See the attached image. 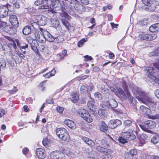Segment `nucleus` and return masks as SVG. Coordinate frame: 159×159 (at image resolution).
Instances as JSON below:
<instances>
[{"mask_svg": "<svg viewBox=\"0 0 159 159\" xmlns=\"http://www.w3.org/2000/svg\"><path fill=\"white\" fill-rule=\"evenodd\" d=\"M15 53V56H13V58L16 62L20 63L22 62V59L25 57V56L19 50L18 48L14 49Z\"/></svg>", "mask_w": 159, "mask_h": 159, "instance_id": "obj_12", "label": "nucleus"}, {"mask_svg": "<svg viewBox=\"0 0 159 159\" xmlns=\"http://www.w3.org/2000/svg\"><path fill=\"white\" fill-rule=\"evenodd\" d=\"M18 91V89L16 86H14L12 89L9 90L8 92L11 94H14Z\"/></svg>", "mask_w": 159, "mask_h": 159, "instance_id": "obj_50", "label": "nucleus"}, {"mask_svg": "<svg viewBox=\"0 0 159 159\" xmlns=\"http://www.w3.org/2000/svg\"><path fill=\"white\" fill-rule=\"evenodd\" d=\"M107 102H108V104L109 108H110L112 109L116 108L117 106V103L114 99H111L108 101H107Z\"/></svg>", "mask_w": 159, "mask_h": 159, "instance_id": "obj_22", "label": "nucleus"}, {"mask_svg": "<svg viewBox=\"0 0 159 159\" xmlns=\"http://www.w3.org/2000/svg\"><path fill=\"white\" fill-rule=\"evenodd\" d=\"M151 6L150 7H151V8H156L157 6L159 5L158 2L156 1L155 0H153L151 1Z\"/></svg>", "mask_w": 159, "mask_h": 159, "instance_id": "obj_43", "label": "nucleus"}, {"mask_svg": "<svg viewBox=\"0 0 159 159\" xmlns=\"http://www.w3.org/2000/svg\"><path fill=\"white\" fill-rule=\"evenodd\" d=\"M156 24H154L151 25L149 28V30L152 32H154L157 31Z\"/></svg>", "mask_w": 159, "mask_h": 159, "instance_id": "obj_47", "label": "nucleus"}, {"mask_svg": "<svg viewBox=\"0 0 159 159\" xmlns=\"http://www.w3.org/2000/svg\"><path fill=\"white\" fill-rule=\"evenodd\" d=\"M108 103L107 101L104 102L101 105L102 108L101 109L106 111L109 108Z\"/></svg>", "mask_w": 159, "mask_h": 159, "instance_id": "obj_37", "label": "nucleus"}, {"mask_svg": "<svg viewBox=\"0 0 159 159\" xmlns=\"http://www.w3.org/2000/svg\"><path fill=\"white\" fill-rule=\"evenodd\" d=\"M156 124L154 121L152 120H148L144 122V125H140V128L144 131H147L148 129H153L156 126Z\"/></svg>", "mask_w": 159, "mask_h": 159, "instance_id": "obj_7", "label": "nucleus"}, {"mask_svg": "<svg viewBox=\"0 0 159 159\" xmlns=\"http://www.w3.org/2000/svg\"><path fill=\"white\" fill-rule=\"evenodd\" d=\"M9 20L12 26L18 28L19 23L17 16L15 15H11L9 18Z\"/></svg>", "mask_w": 159, "mask_h": 159, "instance_id": "obj_15", "label": "nucleus"}, {"mask_svg": "<svg viewBox=\"0 0 159 159\" xmlns=\"http://www.w3.org/2000/svg\"><path fill=\"white\" fill-rule=\"evenodd\" d=\"M45 39L49 42H53L54 41V37L47 30L45 31L44 34Z\"/></svg>", "mask_w": 159, "mask_h": 159, "instance_id": "obj_24", "label": "nucleus"}, {"mask_svg": "<svg viewBox=\"0 0 159 159\" xmlns=\"http://www.w3.org/2000/svg\"><path fill=\"white\" fill-rule=\"evenodd\" d=\"M39 24L41 25H45L47 23V20L45 17L42 16L39 21Z\"/></svg>", "mask_w": 159, "mask_h": 159, "instance_id": "obj_36", "label": "nucleus"}, {"mask_svg": "<svg viewBox=\"0 0 159 159\" xmlns=\"http://www.w3.org/2000/svg\"><path fill=\"white\" fill-rule=\"evenodd\" d=\"M52 8L51 5L50 4H48V2H46L45 5H42L39 6L38 7L39 10L42 9H47L49 8V7Z\"/></svg>", "mask_w": 159, "mask_h": 159, "instance_id": "obj_34", "label": "nucleus"}, {"mask_svg": "<svg viewBox=\"0 0 159 159\" xmlns=\"http://www.w3.org/2000/svg\"><path fill=\"white\" fill-rule=\"evenodd\" d=\"M94 96L95 98H97L99 100H102V95L99 92H96L94 94Z\"/></svg>", "mask_w": 159, "mask_h": 159, "instance_id": "obj_45", "label": "nucleus"}, {"mask_svg": "<svg viewBox=\"0 0 159 159\" xmlns=\"http://www.w3.org/2000/svg\"><path fill=\"white\" fill-rule=\"evenodd\" d=\"M40 31H36L34 33V36L35 39L39 43H44L46 42L45 39L44 34L45 29L40 28Z\"/></svg>", "mask_w": 159, "mask_h": 159, "instance_id": "obj_5", "label": "nucleus"}, {"mask_svg": "<svg viewBox=\"0 0 159 159\" xmlns=\"http://www.w3.org/2000/svg\"><path fill=\"white\" fill-rule=\"evenodd\" d=\"M82 139L84 142L90 147H92L94 146L95 145L94 142L89 138L84 136L82 138Z\"/></svg>", "mask_w": 159, "mask_h": 159, "instance_id": "obj_20", "label": "nucleus"}, {"mask_svg": "<svg viewBox=\"0 0 159 159\" xmlns=\"http://www.w3.org/2000/svg\"><path fill=\"white\" fill-rule=\"evenodd\" d=\"M29 151V149L27 147H25L23 149L22 152L24 155H26L28 153Z\"/></svg>", "mask_w": 159, "mask_h": 159, "instance_id": "obj_56", "label": "nucleus"}, {"mask_svg": "<svg viewBox=\"0 0 159 159\" xmlns=\"http://www.w3.org/2000/svg\"><path fill=\"white\" fill-rule=\"evenodd\" d=\"M51 159H65L64 154L60 151L56 150L52 152L50 154Z\"/></svg>", "mask_w": 159, "mask_h": 159, "instance_id": "obj_9", "label": "nucleus"}, {"mask_svg": "<svg viewBox=\"0 0 159 159\" xmlns=\"http://www.w3.org/2000/svg\"><path fill=\"white\" fill-rule=\"evenodd\" d=\"M153 66L157 68V70L159 71V60H157V61L153 63Z\"/></svg>", "mask_w": 159, "mask_h": 159, "instance_id": "obj_59", "label": "nucleus"}, {"mask_svg": "<svg viewBox=\"0 0 159 159\" xmlns=\"http://www.w3.org/2000/svg\"><path fill=\"white\" fill-rule=\"evenodd\" d=\"M56 109L57 111L60 113H62L64 110V109L62 107L57 106V107Z\"/></svg>", "mask_w": 159, "mask_h": 159, "instance_id": "obj_62", "label": "nucleus"}, {"mask_svg": "<svg viewBox=\"0 0 159 159\" xmlns=\"http://www.w3.org/2000/svg\"><path fill=\"white\" fill-rule=\"evenodd\" d=\"M43 145L46 148L49 147V144H50L49 140L47 138H45L42 141Z\"/></svg>", "mask_w": 159, "mask_h": 159, "instance_id": "obj_40", "label": "nucleus"}, {"mask_svg": "<svg viewBox=\"0 0 159 159\" xmlns=\"http://www.w3.org/2000/svg\"><path fill=\"white\" fill-rule=\"evenodd\" d=\"M148 117L150 119L153 120L159 119V115L158 114L155 115L148 114Z\"/></svg>", "mask_w": 159, "mask_h": 159, "instance_id": "obj_46", "label": "nucleus"}, {"mask_svg": "<svg viewBox=\"0 0 159 159\" xmlns=\"http://www.w3.org/2000/svg\"><path fill=\"white\" fill-rule=\"evenodd\" d=\"M17 28L16 27L11 26L10 25H8L7 23L6 27L4 28V32L10 34L14 35L16 34Z\"/></svg>", "mask_w": 159, "mask_h": 159, "instance_id": "obj_13", "label": "nucleus"}, {"mask_svg": "<svg viewBox=\"0 0 159 159\" xmlns=\"http://www.w3.org/2000/svg\"><path fill=\"white\" fill-rule=\"evenodd\" d=\"M129 152L132 155V156L134 157L135 155H137V151L136 149H131L129 151Z\"/></svg>", "mask_w": 159, "mask_h": 159, "instance_id": "obj_55", "label": "nucleus"}, {"mask_svg": "<svg viewBox=\"0 0 159 159\" xmlns=\"http://www.w3.org/2000/svg\"><path fill=\"white\" fill-rule=\"evenodd\" d=\"M5 54L9 53L11 56H15V55L14 49L12 46H9V44H4L2 46Z\"/></svg>", "mask_w": 159, "mask_h": 159, "instance_id": "obj_11", "label": "nucleus"}, {"mask_svg": "<svg viewBox=\"0 0 159 159\" xmlns=\"http://www.w3.org/2000/svg\"><path fill=\"white\" fill-rule=\"evenodd\" d=\"M157 35L154 34H148L145 32H142L139 35V38L142 40H152L155 39Z\"/></svg>", "mask_w": 159, "mask_h": 159, "instance_id": "obj_8", "label": "nucleus"}, {"mask_svg": "<svg viewBox=\"0 0 159 159\" xmlns=\"http://www.w3.org/2000/svg\"><path fill=\"white\" fill-rule=\"evenodd\" d=\"M56 132L58 137L62 141L65 142H69L70 140L69 132L65 128H57L56 130Z\"/></svg>", "mask_w": 159, "mask_h": 159, "instance_id": "obj_2", "label": "nucleus"}, {"mask_svg": "<svg viewBox=\"0 0 159 159\" xmlns=\"http://www.w3.org/2000/svg\"><path fill=\"white\" fill-rule=\"evenodd\" d=\"M119 142L122 144H125L128 142V140L124 138L123 136L120 137L118 139Z\"/></svg>", "mask_w": 159, "mask_h": 159, "instance_id": "obj_42", "label": "nucleus"}, {"mask_svg": "<svg viewBox=\"0 0 159 159\" xmlns=\"http://www.w3.org/2000/svg\"><path fill=\"white\" fill-rule=\"evenodd\" d=\"M51 23L52 26L55 28H57L60 24L58 20L53 19H51Z\"/></svg>", "mask_w": 159, "mask_h": 159, "instance_id": "obj_29", "label": "nucleus"}, {"mask_svg": "<svg viewBox=\"0 0 159 159\" xmlns=\"http://www.w3.org/2000/svg\"><path fill=\"white\" fill-rule=\"evenodd\" d=\"M134 130L128 129L127 131L122 132V136L128 141L132 140L136 138L135 135L134 133Z\"/></svg>", "mask_w": 159, "mask_h": 159, "instance_id": "obj_10", "label": "nucleus"}, {"mask_svg": "<svg viewBox=\"0 0 159 159\" xmlns=\"http://www.w3.org/2000/svg\"><path fill=\"white\" fill-rule=\"evenodd\" d=\"M117 93L119 95V96L121 97L124 99H126L127 98V97L124 91V90L121 88H118L117 89Z\"/></svg>", "mask_w": 159, "mask_h": 159, "instance_id": "obj_26", "label": "nucleus"}, {"mask_svg": "<svg viewBox=\"0 0 159 159\" xmlns=\"http://www.w3.org/2000/svg\"><path fill=\"white\" fill-rule=\"evenodd\" d=\"M7 23L5 21H0V30L2 29L3 31H4V28L6 27Z\"/></svg>", "mask_w": 159, "mask_h": 159, "instance_id": "obj_44", "label": "nucleus"}, {"mask_svg": "<svg viewBox=\"0 0 159 159\" xmlns=\"http://www.w3.org/2000/svg\"><path fill=\"white\" fill-rule=\"evenodd\" d=\"M12 5L13 7L17 9L20 8L19 3L18 2H14V1Z\"/></svg>", "mask_w": 159, "mask_h": 159, "instance_id": "obj_53", "label": "nucleus"}, {"mask_svg": "<svg viewBox=\"0 0 159 159\" xmlns=\"http://www.w3.org/2000/svg\"><path fill=\"white\" fill-rule=\"evenodd\" d=\"M74 7L76 10L78 11L82 10L83 8V6L80 3L75 4Z\"/></svg>", "mask_w": 159, "mask_h": 159, "instance_id": "obj_39", "label": "nucleus"}, {"mask_svg": "<svg viewBox=\"0 0 159 159\" xmlns=\"http://www.w3.org/2000/svg\"><path fill=\"white\" fill-rule=\"evenodd\" d=\"M106 111L105 110H102L100 108L98 110V114L101 116H103L105 114Z\"/></svg>", "mask_w": 159, "mask_h": 159, "instance_id": "obj_54", "label": "nucleus"}, {"mask_svg": "<svg viewBox=\"0 0 159 159\" xmlns=\"http://www.w3.org/2000/svg\"><path fill=\"white\" fill-rule=\"evenodd\" d=\"M56 73V72L55 69L54 68H53L51 71L45 74H43V76L45 78L49 79L51 77L54 76Z\"/></svg>", "mask_w": 159, "mask_h": 159, "instance_id": "obj_25", "label": "nucleus"}, {"mask_svg": "<svg viewBox=\"0 0 159 159\" xmlns=\"http://www.w3.org/2000/svg\"><path fill=\"white\" fill-rule=\"evenodd\" d=\"M100 130L104 132H106L108 129V127L103 121L101 122Z\"/></svg>", "mask_w": 159, "mask_h": 159, "instance_id": "obj_27", "label": "nucleus"}, {"mask_svg": "<svg viewBox=\"0 0 159 159\" xmlns=\"http://www.w3.org/2000/svg\"><path fill=\"white\" fill-rule=\"evenodd\" d=\"M141 101L145 104H146L149 107L154 104V102L152 101V99L148 97H144L142 99Z\"/></svg>", "mask_w": 159, "mask_h": 159, "instance_id": "obj_18", "label": "nucleus"}, {"mask_svg": "<svg viewBox=\"0 0 159 159\" xmlns=\"http://www.w3.org/2000/svg\"><path fill=\"white\" fill-rule=\"evenodd\" d=\"M95 149L98 152L104 154L102 156V159H110L111 157V154L112 153L113 151L111 149L105 148L98 145L96 146Z\"/></svg>", "mask_w": 159, "mask_h": 159, "instance_id": "obj_3", "label": "nucleus"}, {"mask_svg": "<svg viewBox=\"0 0 159 159\" xmlns=\"http://www.w3.org/2000/svg\"><path fill=\"white\" fill-rule=\"evenodd\" d=\"M31 48L34 51V52L36 54L38 55L39 54V50L36 46H32Z\"/></svg>", "mask_w": 159, "mask_h": 159, "instance_id": "obj_58", "label": "nucleus"}, {"mask_svg": "<svg viewBox=\"0 0 159 159\" xmlns=\"http://www.w3.org/2000/svg\"><path fill=\"white\" fill-rule=\"evenodd\" d=\"M151 1H150L149 0H143V2L146 6L150 7Z\"/></svg>", "mask_w": 159, "mask_h": 159, "instance_id": "obj_64", "label": "nucleus"}, {"mask_svg": "<svg viewBox=\"0 0 159 159\" xmlns=\"http://www.w3.org/2000/svg\"><path fill=\"white\" fill-rule=\"evenodd\" d=\"M148 108L144 106L141 105L140 107V110L141 112H144L147 111Z\"/></svg>", "mask_w": 159, "mask_h": 159, "instance_id": "obj_61", "label": "nucleus"}, {"mask_svg": "<svg viewBox=\"0 0 159 159\" xmlns=\"http://www.w3.org/2000/svg\"><path fill=\"white\" fill-rule=\"evenodd\" d=\"M121 121L119 120H112L109 122V126L111 129H114L121 125Z\"/></svg>", "mask_w": 159, "mask_h": 159, "instance_id": "obj_14", "label": "nucleus"}, {"mask_svg": "<svg viewBox=\"0 0 159 159\" xmlns=\"http://www.w3.org/2000/svg\"><path fill=\"white\" fill-rule=\"evenodd\" d=\"M152 55L159 57V47L157 48L153 52Z\"/></svg>", "mask_w": 159, "mask_h": 159, "instance_id": "obj_57", "label": "nucleus"}, {"mask_svg": "<svg viewBox=\"0 0 159 159\" xmlns=\"http://www.w3.org/2000/svg\"><path fill=\"white\" fill-rule=\"evenodd\" d=\"M146 24L147 22L144 20H140L139 22V25L141 26L145 25Z\"/></svg>", "mask_w": 159, "mask_h": 159, "instance_id": "obj_63", "label": "nucleus"}, {"mask_svg": "<svg viewBox=\"0 0 159 159\" xmlns=\"http://www.w3.org/2000/svg\"><path fill=\"white\" fill-rule=\"evenodd\" d=\"M94 101L93 100H90L88 102L87 105L88 107L90 110L93 111L95 109L94 104Z\"/></svg>", "mask_w": 159, "mask_h": 159, "instance_id": "obj_32", "label": "nucleus"}, {"mask_svg": "<svg viewBox=\"0 0 159 159\" xmlns=\"http://www.w3.org/2000/svg\"><path fill=\"white\" fill-rule=\"evenodd\" d=\"M51 3L50 4L52 6V8L54 9L55 11H57L59 9H61L62 12L61 13V16L64 17L61 19V21L63 24L66 27L68 31H70L73 29V26L71 25L67 20L70 19V16L65 11L66 10L65 8H63L60 0H51Z\"/></svg>", "mask_w": 159, "mask_h": 159, "instance_id": "obj_1", "label": "nucleus"}, {"mask_svg": "<svg viewBox=\"0 0 159 159\" xmlns=\"http://www.w3.org/2000/svg\"><path fill=\"white\" fill-rule=\"evenodd\" d=\"M147 70L148 73V77L155 83H156L157 81H159L158 73H159L157 70H156L157 71L156 72L153 67L150 66L147 67Z\"/></svg>", "mask_w": 159, "mask_h": 159, "instance_id": "obj_4", "label": "nucleus"}, {"mask_svg": "<svg viewBox=\"0 0 159 159\" xmlns=\"http://www.w3.org/2000/svg\"><path fill=\"white\" fill-rule=\"evenodd\" d=\"M36 154L37 157L40 159H43L46 157V153L45 150L41 148L36 149Z\"/></svg>", "mask_w": 159, "mask_h": 159, "instance_id": "obj_16", "label": "nucleus"}, {"mask_svg": "<svg viewBox=\"0 0 159 159\" xmlns=\"http://www.w3.org/2000/svg\"><path fill=\"white\" fill-rule=\"evenodd\" d=\"M15 43H16L17 46L20 49H25V48H27L28 47V44H25V46H21V41H19L18 39H15Z\"/></svg>", "mask_w": 159, "mask_h": 159, "instance_id": "obj_28", "label": "nucleus"}, {"mask_svg": "<svg viewBox=\"0 0 159 159\" xmlns=\"http://www.w3.org/2000/svg\"><path fill=\"white\" fill-rule=\"evenodd\" d=\"M84 58V61L86 62L89 61H91L93 60V58L91 56H89L88 55H86L83 57Z\"/></svg>", "mask_w": 159, "mask_h": 159, "instance_id": "obj_49", "label": "nucleus"}, {"mask_svg": "<svg viewBox=\"0 0 159 159\" xmlns=\"http://www.w3.org/2000/svg\"><path fill=\"white\" fill-rule=\"evenodd\" d=\"M62 55L59 53L58 54V55L60 57L61 59H63L66 56H67V51L66 49H64L62 51Z\"/></svg>", "mask_w": 159, "mask_h": 159, "instance_id": "obj_38", "label": "nucleus"}, {"mask_svg": "<svg viewBox=\"0 0 159 159\" xmlns=\"http://www.w3.org/2000/svg\"><path fill=\"white\" fill-rule=\"evenodd\" d=\"M125 156L127 159H132L133 157L129 152H127Z\"/></svg>", "mask_w": 159, "mask_h": 159, "instance_id": "obj_60", "label": "nucleus"}, {"mask_svg": "<svg viewBox=\"0 0 159 159\" xmlns=\"http://www.w3.org/2000/svg\"><path fill=\"white\" fill-rule=\"evenodd\" d=\"M44 0H37L34 2V4L36 6H39L45 2Z\"/></svg>", "mask_w": 159, "mask_h": 159, "instance_id": "obj_52", "label": "nucleus"}, {"mask_svg": "<svg viewBox=\"0 0 159 159\" xmlns=\"http://www.w3.org/2000/svg\"><path fill=\"white\" fill-rule=\"evenodd\" d=\"M79 113L80 116L87 122L91 123L93 121V119L92 117L86 110L83 108L81 109L79 111Z\"/></svg>", "mask_w": 159, "mask_h": 159, "instance_id": "obj_6", "label": "nucleus"}, {"mask_svg": "<svg viewBox=\"0 0 159 159\" xmlns=\"http://www.w3.org/2000/svg\"><path fill=\"white\" fill-rule=\"evenodd\" d=\"M5 37L8 41L11 42H9L8 43V44H9V46H12L13 48L14 49H17V47L15 43V39L12 37L9 36H5Z\"/></svg>", "mask_w": 159, "mask_h": 159, "instance_id": "obj_21", "label": "nucleus"}, {"mask_svg": "<svg viewBox=\"0 0 159 159\" xmlns=\"http://www.w3.org/2000/svg\"><path fill=\"white\" fill-rule=\"evenodd\" d=\"M47 81V80H44L41 82L39 85V86L40 87H42V88L41 89V90L42 91H43L46 89L45 87L44 86L43 84L45 83Z\"/></svg>", "mask_w": 159, "mask_h": 159, "instance_id": "obj_48", "label": "nucleus"}, {"mask_svg": "<svg viewBox=\"0 0 159 159\" xmlns=\"http://www.w3.org/2000/svg\"><path fill=\"white\" fill-rule=\"evenodd\" d=\"M125 128L128 129L134 130V126L135 125L134 123H133L131 120H126L124 122Z\"/></svg>", "mask_w": 159, "mask_h": 159, "instance_id": "obj_19", "label": "nucleus"}, {"mask_svg": "<svg viewBox=\"0 0 159 159\" xmlns=\"http://www.w3.org/2000/svg\"><path fill=\"white\" fill-rule=\"evenodd\" d=\"M6 65V62L4 59L0 60V67L4 68Z\"/></svg>", "mask_w": 159, "mask_h": 159, "instance_id": "obj_51", "label": "nucleus"}, {"mask_svg": "<svg viewBox=\"0 0 159 159\" xmlns=\"http://www.w3.org/2000/svg\"><path fill=\"white\" fill-rule=\"evenodd\" d=\"M70 100L72 102L75 103L79 99V96L76 93H72L70 95Z\"/></svg>", "mask_w": 159, "mask_h": 159, "instance_id": "obj_23", "label": "nucleus"}, {"mask_svg": "<svg viewBox=\"0 0 159 159\" xmlns=\"http://www.w3.org/2000/svg\"><path fill=\"white\" fill-rule=\"evenodd\" d=\"M31 27L29 26H26L23 30L22 32L24 34L26 35L29 34L31 32Z\"/></svg>", "mask_w": 159, "mask_h": 159, "instance_id": "obj_30", "label": "nucleus"}, {"mask_svg": "<svg viewBox=\"0 0 159 159\" xmlns=\"http://www.w3.org/2000/svg\"><path fill=\"white\" fill-rule=\"evenodd\" d=\"M87 41V39L85 38H83L80 40L77 43V46L78 47H82L84 43Z\"/></svg>", "mask_w": 159, "mask_h": 159, "instance_id": "obj_41", "label": "nucleus"}, {"mask_svg": "<svg viewBox=\"0 0 159 159\" xmlns=\"http://www.w3.org/2000/svg\"><path fill=\"white\" fill-rule=\"evenodd\" d=\"M147 136L146 134H141L139 138L140 143L142 144L145 143L147 139Z\"/></svg>", "mask_w": 159, "mask_h": 159, "instance_id": "obj_31", "label": "nucleus"}, {"mask_svg": "<svg viewBox=\"0 0 159 159\" xmlns=\"http://www.w3.org/2000/svg\"><path fill=\"white\" fill-rule=\"evenodd\" d=\"M80 91L81 93L83 94H86L88 91V88L85 85H82L80 88Z\"/></svg>", "mask_w": 159, "mask_h": 159, "instance_id": "obj_33", "label": "nucleus"}, {"mask_svg": "<svg viewBox=\"0 0 159 159\" xmlns=\"http://www.w3.org/2000/svg\"><path fill=\"white\" fill-rule=\"evenodd\" d=\"M151 142L154 144H156L159 142V135H155L151 139Z\"/></svg>", "mask_w": 159, "mask_h": 159, "instance_id": "obj_35", "label": "nucleus"}, {"mask_svg": "<svg viewBox=\"0 0 159 159\" xmlns=\"http://www.w3.org/2000/svg\"><path fill=\"white\" fill-rule=\"evenodd\" d=\"M64 123L71 129H74L76 128V125L75 123L71 120L66 119L65 120Z\"/></svg>", "mask_w": 159, "mask_h": 159, "instance_id": "obj_17", "label": "nucleus"}]
</instances>
